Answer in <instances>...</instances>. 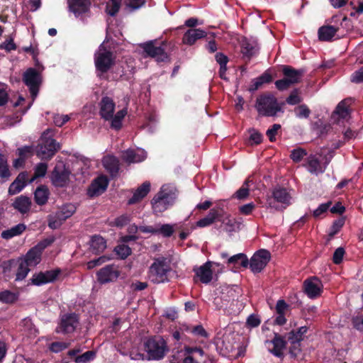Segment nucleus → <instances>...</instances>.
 <instances>
[{
  "mask_svg": "<svg viewBox=\"0 0 363 363\" xmlns=\"http://www.w3.org/2000/svg\"><path fill=\"white\" fill-rule=\"evenodd\" d=\"M283 105L284 103H279L274 94L267 92L260 94L257 98L255 107L261 116L275 117L278 113H284Z\"/></svg>",
  "mask_w": 363,
  "mask_h": 363,
  "instance_id": "obj_1",
  "label": "nucleus"
},
{
  "mask_svg": "<svg viewBox=\"0 0 363 363\" xmlns=\"http://www.w3.org/2000/svg\"><path fill=\"white\" fill-rule=\"evenodd\" d=\"M143 345L148 359L150 360H160L164 357L166 353L169 351L167 342L160 335L147 337L144 340Z\"/></svg>",
  "mask_w": 363,
  "mask_h": 363,
  "instance_id": "obj_2",
  "label": "nucleus"
},
{
  "mask_svg": "<svg viewBox=\"0 0 363 363\" xmlns=\"http://www.w3.org/2000/svg\"><path fill=\"white\" fill-rule=\"evenodd\" d=\"M116 56L113 52L101 45L94 54V65L96 76L104 79V75L115 65Z\"/></svg>",
  "mask_w": 363,
  "mask_h": 363,
  "instance_id": "obj_3",
  "label": "nucleus"
},
{
  "mask_svg": "<svg viewBox=\"0 0 363 363\" xmlns=\"http://www.w3.org/2000/svg\"><path fill=\"white\" fill-rule=\"evenodd\" d=\"M156 41L150 40L140 45L147 57L154 58L157 62H170V55L165 51L166 41H162L160 45H155Z\"/></svg>",
  "mask_w": 363,
  "mask_h": 363,
  "instance_id": "obj_4",
  "label": "nucleus"
},
{
  "mask_svg": "<svg viewBox=\"0 0 363 363\" xmlns=\"http://www.w3.org/2000/svg\"><path fill=\"white\" fill-rule=\"evenodd\" d=\"M174 199V192L166 188L165 186H162L160 191L151 201L153 211L155 213L164 212L173 204Z\"/></svg>",
  "mask_w": 363,
  "mask_h": 363,
  "instance_id": "obj_5",
  "label": "nucleus"
},
{
  "mask_svg": "<svg viewBox=\"0 0 363 363\" xmlns=\"http://www.w3.org/2000/svg\"><path fill=\"white\" fill-rule=\"evenodd\" d=\"M170 271V267L167 262V258L160 257L154 259L150 267V274L152 281L155 283H162L168 281L167 273Z\"/></svg>",
  "mask_w": 363,
  "mask_h": 363,
  "instance_id": "obj_6",
  "label": "nucleus"
},
{
  "mask_svg": "<svg viewBox=\"0 0 363 363\" xmlns=\"http://www.w3.org/2000/svg\"><path fill=\"white\" fill-rule=\"evenodd\" d=\"M60 149V145L52 138L43 134L40 143L36 147V155L41 160H50Z\"/></svg>",
  "mask_w": 363,
  "mask_h": 363,
  "instance_id": "obj_7",
  "label": "nucleus"
},
{
  "mask_svg": "<svg viewBox=\"0 0 363 363\" xmlns=\"http://www.w3.org/2000/svg\"><path fill=\"white\" fill-rule=\"evenodd\" d=\"M23 82L28 87L33 101L37 97L42 83L40 73L35 68H28L23 74Z\"/></svg>",
  "mask_w": 363,
  "mask_h": 363,
  "instance_id": "obj_8",
  "label": "nucleus"
},
{
  "mask_svg": "<svg viewBox=\"0 0 363 363\" xmlns=\"http://www.w3.org/2000/svg\"><path fill=\"white\" fill-rule=\"evenodd\" d=\"M71 171L64 164H56L50 174L52 184L57 188H65L70 182Z\"/></svg>",
  "mask_w": 363,
  "mask_h": 363,
  "instance_id": "obj_9",
  "label": "nucleus"
},
{
  "mask_svg": "<svg viewBox=\"0 0 363 363\" xmlns=\"http://www.w3.org/2000/svg\"><path fill=\"white\" fill-rule=\"evenodd\" d=\"M270 259V252L267 250L261 249L252 255L248 266L253 273H259L265 268Z\"/></svg>",
  "mask_w": 363,
  "mask_h": 363,
  "instance_id": "obj_10",
  "label": "nucleus"
},
{
  "mask_svg": "<svg viewBox=\"0 0 363 363\" xmlns=\"http://www.w3.org/2000/svg\"><path fill=\"white\" fill-rule=\"evenodd\" d=\"M79 323V318L75 313H67L62 316L60 322L55 329L57 333L69 334L73 333Z\"/></svg>",
  "mask_w": 363,
  "mask_h": 363,
  "instance_id": "obj_11",
  "label": "nucleus"
},
{
  "mask_svg": "<svg viewBox=\"0 0 363 363\" xmlns=\"http://www.w3.org/2000/svg\"><path fill=\"white\" fill-rule=\"evenodd\" d=\"M68 11L73 13L76 18L84 20L85 16L90 13L91 0H67Z\"/></svg>",
  "mask_w": 363,
  "mask_h": 363,
  "instance_id": "obj_12",
  "label": "nucleus"
},
{
  "mask_svg": "<svg viewBox=\"0 0 363 363\" xmlns=\"http://www.w3.org/2000/svg\"><path fill=\"white\" fill-rule=\"evenodd\" d=\"M120 276V271L114 264H108L96 272V279L101 284L114 282Z\"/></svg>",
  "mask_w": 363,
  "mask_h": 363,
  "instance_id": "obj_13",
  "label": "nucleus"
},
{
  "mask_svg": "<svg viewBox=\"0 0 363 363\" xmlns=\"http://www.w3.org/2000/svg\"><path fill=\"white\" fill-rule=\"evenodd\" d=\"M323 284L316 277H311L303 281L304 293L311 298H315L323 292Z\"/></svg>",
  "mask_w": 363,
  "mask_h": 363,
  "instance_id": "obj_14",
  "label": "nucleus"
},
{
  "mask_svg": "<svg viewBox=\"0 0 363 363\" xmlns=\"http://www.w3.org/2000/svg\"><path fill=\"white\" fill-rule=\"evenodd\" d=\"M108 179L106 176L101 175L92 181L87 189V195L94 198L104 193L108 186Z\"/></svg>",
  "mask_w": 363,
  "mask_h": 363,
  "instance_id": "obj_15",
  "label": "nucleus"
},
{
  "mask_svg": "<svg viewBox=\"0 0 363 363\" xmlns=\"http://www.w3.org/2000/svg\"><path fill=\"white\" fill-rule=\"evenodd\" d=\"M350 99H345L337 104L331 116V119L334 123H340V120L347 121L350 118Z\"/></svg>",
  "mask_w": 363,
  "mask_h": 363,
  "instance_id": "obj_16",
  "label": "nucleus"
},
{
  "mask_svg": "<svg viewBox=\"0 0 363 363\" xmlns=\"http://www.w3.org/2000/svg\"><path fill=\"white\" fill-rule=\"evenodd\" d=\"M240 48L242 58L246 62H249L252 57L258 54L259 50V48L255 41L250 40L245 37L241 41Z\"/></svg>",
  "mask_w": 363,
  "mask_h": 363,
  "instance_id": "obj_17",
  "label": "nucleus"
},
{
  "mask_svg": "<svg viewBox=\"0 0 363 363\" xmlns=\"http://www.w3.org/2000/svg\"><path fill=\"white\" fill-rule=\"evenodd\" d=\"M303 166L312 174L318 175L323 174L326 169V164H322L321 161L316 155L311 154L306 159Z\"/></svg>",
  "mask_w": 363,
  "mask_h": 363,
  "instance_id": "obj_18",
  "label": "nucleus"
},
{
  "mask_svg": "<svg viewBox=\"0 0 363 363\" xmlns=\"http://www.w3.org/2000/svg\"><path fill=\"white\" fill-rule=\"evenodd\" d=\"M272 198L274 199V202L269 199V204L271 207L274 208L277 210H278L279 208L274 203L275 202L284 204V208L290 203L291 196L289 193L285 188L281 186H277L273 189Z\"/></svg>",
  "mask_w": 363,
  "mask_h": 363,
  "instance_id": "obj_19",
  "label": "nucleus"
},
{
  "mask_svg": "<svg viewBox=\"0 0 363 363\" xmlns=\"http://www.w3.org/2000/svg\"><path fill=\"white\" fill-rule=\"evenodd\" d=\"M281 71L284 77L288 80H290L291 84H296L301 81L302 77L305 73L304 69H296L290 65H281Z\"/></svg>",
  "mask_w": 363,
  "mask_h": 363,
  "instance_id": "obj_20",
  "label": "nucleus"
},
{
  "mask_svg": "<svg viewBox=\"0 0 363 363\" xmlns=\"http://www.w3.org/2000/svg\"><path fill=\"white\" fill-rule=\"evenodd\" d=\"M99 106L101 117L106 121H110L111 118H113V113L115 110V103L113 100L108 96H104L101 99Z\"/></svg>",
  "mask_w": 363,
  "mask_h": 363,
  "instance_id": "obj_21",
  "label": "nucleus"
},
{
  "mask_svg": "<svg viewBox=\"0 0 363 363\" xmlns=\"http://www.w3.org/2000/svg\"><path fill=\"white\" fill-rule=\"evenodd\" d=\"M212 262L208 261L199 267L194 268V272L203 284H208L213 279V271L211 269Z\"/></svg>",
  "mask_w": 363,
  "mask_h": 363,
  "instance_id": "obj_22",
  "label": "nucleus"
},
{
  "mask_svg": "<svg viewBox=\"0 0 363 363\" xmlns=\"http://www.w3.org/2000/svg\"><path fill=\"white\" fill-rule=\"evenodd\" d=\"M223 210L221 208H211L208 215L204 218L199 220L196 223V225L199 228H205L213 224L216 220H220Z\"/></svg>",
  "mask_w": 363,
  "mask_h": 363,
  "instance_id": "obj_23",
  "label": "nucleus"
},
{
  "mask_svg": "<svg viewBox=\"0 0 363 363\" xmlns=\"http://www.w3.org/2000/svg\"><path fill=\"white\" fill-rule=\"evenodd\" d=\"M103 165L111 178L113 179L118 177L120 162L116 157L113 155L105 156L103 159Z\"/></svg>",
  "mask_w": 363,
  "mask_h": 363,
  "instance_id": "obj_24",
  "label": "nucleus"
},
{
  "mask_svg": "<svg viewBox=\"0 0 363 363\" xmlns=\"http://www.w3.org/2000/svg\"><path fill=\"white\" fill-rule=\"evenodd\" d=\"M206 32L200 28H190L184 35L182 42L184 44L192 45L195 42L206 36Z\"/></svg>",
  "mask_w": 363,
  "mask_h": 363,
  "instance_id": "obj_25",
  "label": "nucleus"
},
{
  "mask_svg": "<svg viewBox=\"0 0 363 363\" xmlns=\"http://www.w3.org/2000/svg\"><path fill=\"white\" fill-rule=\"evenodd\" d=\"M31 205L32 202L28 196L21 195L15 199L11 206L14 209L23 215L30 211Z\"/></svg>",
  "mask_w": 363,
  "mask_h": 363,
  "instance_id": "obj_26",
  "label": "nucleus"
},
{
  "mask_svg": "<svg viewBox=\"0 0 363 363\" xmlns=\"http://www.w3.org/2000/svg\"><path fill=\"white\" fill-rule=\"evenodd\" d=\"M150 182H143L134 192L133 196L128 200V204H135L144 199L150 191Z\"/></svg>",
  "mask_w": 363,
  "mask_h": 363,
  "instance_id": "obj_27",
  "label": "nucleus"
},
{
  "mask_svg": "<svg viewBox=\"0 0 363 363\" xmlns=\"http://www.w3.org/2000/svg\"><path fill=\"white\" fill-rule=\"evenodd\" d=\"M273 348L270 350V352L274 356L282 358L284 357L283 350L286 347V342L284 337L275 333L274 338L272 340Z\"/></svg>",
  "mask_w": 363,
  "mask_h": 363,
  "instance_id": "obj_28",
  "label": "nucleus"
},
{
  "mask_svg": "<svg viewBox=\"0 0 363 363\" xmlns=\"http://www.w3.org/2000/svg\"><path fill=\"white\" fill-rule=\"evenodd\" d=\"M90 250L93 254L99 255L104 252L106 248V242L103 237L99 235H94L91 237Z\"/></svg>",
  "mask_w": 363,
  "mask_h": 363,
  "instance_id": "obj_29",
  "label": "nucleus"
},
{
  "mask_svg": "<svg viewBox=\"0 0 363 363\" xmlns=\"http://www.w3.org/2000/svg\"><path fill=\"white\" fill-rule=\"evenodd\" d=\"M339 30L336 26H323L318 29V38L321 41H330Z\"/></svg>",
  "mask_w": 363,
  "mask_h": 363,
  "instance_id": "obj_30",
  "label": "nucleus"
},
{
  "mask_svg": "<svg viewBox=\"0 0 363 363\" xmlns=\"http://www.w3.org/2000/svg\"><path fill=\"white\" fill-rule=\"evenodd\" d=\"M43 252L35 245L28 250L24 259V262L30 266L36 265L40 262Z\"/></svg>",
  "mask_w": 363,
  "mask_h": 363,
  "instance_id": "obj_31",
  "label": "nucleus"
},
{
  "mask_svg": "<svg viewBox=\"0 0 363 363\" xmlns=\"http://www.w3.org/2000/svg\"><path fill=\"white\" fill-rule=\"evenodd\" d=\"M50 191L45 185H40L34 192L35 202L39 206L45 205L48 200Z\"/></svg>",
  "mask_w": 363,
  "mask_h": 363,
  "instance_id": "obj_32",
  "label": "nucleus"
},
{
  "mask_svg": "<svg viewBox=\"0 0 363 363\" xmlns=\"http://www.w3.org/2000/svg\"><path fill=\"white\" fill-rule=\"evenodd\" d=\"M26 229V225L23 223H19L9 229L4 230L1 233V238L5 240H9L15 236L21 235Z\"/></svg>",
  "mask_w": 363,
  "mask_h": 363,
  "instance_id": "obj_33",
  "label": "nucleus"
},
{
  "mask_svg": "<svg viewBox=\"0 0 363 363\" xmlns=\"http://www.w3.org/2000/svg\"><path fill=\"white\" fill-rule=\"evenodd\" d=\"M11 172L9 169L6 157L0 153V178L5 182L9 180Z\"/></svg>",
  "mask_w": 363,
  "mask_h": 363,
  "instance_id": "obj_34",
  "label": "nucleus"
},
{
  "mask_svg": "<svg viewBox=\"0 0 363 363\" xmlns=\"http://www.w3.org/2000/svg\"><path fill=\"white\" fill-rule=\"evenodd\" d=\"M252 182L253 180L252 177H248L242 184V186L235 192L233 197L239 200H244L247 199L250 194L249 184Z\"/></svg>",
  "mask_w": 363,
  "mask_h": 363,
  "instance_id": "obj_35",
  "label": "nucleus"
},
{
  "mask_svg": "<svg viewBox=\"0 0 363 363\" xmlns=\"http://www.w3.org/2000/svg\"><path fill=\"white\" fill-rule=\"evenodd\" d=\"M228 264H233L234 266L236 267L240 266L247 268L249 264V259L245 254L238 253L230 257L228 259Z\"/></svg>",
  "mask_w": 363,
  "mask_h": 363,
  "instance_id": "obj_36",
  "label": "nucleus"
},
{
  "mask_svg": "<svg viewBox=\"0 0 363 363\" xmlns=\"http://www.w3.org/2000/svg\"><path fill=\"white\" fill-rule=\"evenodd\" d=\"M18 293L10 290L0 291V302L2 303L13 304L18 301Z\"/></svg>",
  "mask_w": 363,
  "mask_h": 363,
  "instance_id": "obj_37",
  "label": "nucleus"
},
{
  "mask_svg": "<svg viewBox=\"0 0 363 363\" xmlns=\"http://www.w3.org/2000/svg\"><path fill=\"white\" fill-rule=\"evenodd\" d=\"M127 114L126 109L118 111L116 115L113 114V118H111V127L116 130H120L122 127V121Z\"/></svg>",
  "mask_w": 363,
  "mask_h": 363,
  "instance_id": "obj_38",
  "label": "nucleus"
},
{
  "mask_svg": "<svg viewBox=\"0 0 363 363\" xmlns=\"http://www.w3.org/2000/svg\"><path fill=\"white\" fill-rule=\"evenodd\" d=\"M345 222V219L343 217L339 218L333 222V224L330 228V231L328 235V242L331 240L333 238V237L337 233H338V232L343 227Z\"/></svg>",
  "mask_w": 363,
  "mask_h": 363,
  "instance_id": "obj_39",
  "label": "nucleus"
},
{
  "mask_svg": "<svg viewBox=\"0 0 363 363\" xmlns=\"http://www.w3.org/2000/svg\"><path fill=\"white\" fill-rule=\"evenodd\" d=\"M122 160L126 163H135L143 160L140 156L135 152V150L128 149L124 151L121 156Z\"/></svg>",
  "mask_w": 363,
  "mask_h": 363,
  "instance_id": "obj_40",
  "label": "nucleus"
},
{
  "mask_svg": "<svg viewBox=\"0 0 363 363\" xmlns=\"http://www.w3.org/2000/svg\"><path fill=\"white\" fill-rule=\"evenodd\" d=\"M48 227L50 229L55 230L59 228L65 222L60 215L56 211L54 214H50L48 216Z\"/></svg>",
  "mask_w": 363,
  "mask_h": 363,
  "instance_id": "obj_41",
  "label": "nucleus"
},
{
  "mask_svg": "<svg viewBox=\"0 0 363 363\" xmlns=\"http://www.w3.org/2000/svg\"><path fill=\"white\" fill-rule=\"evenodd\" d=\"M21 325L23 328V330L27 332L30 336L35 337L39 333L31 318L28 317L22 320Z\"/></svg>",
  "mask_w": 363,
  "mask_h": 363,
  "instance_id": "obj_42",
  "label": "nucleus"
},
{
  "mask_svg": "<svg viewBox=\"0 0 363 363\" xmlns=\"http://www.w3.org/2000/svg\"><path fill=\"white\" fill-rule=\"evenodd\" d=\"M352 324L356 330L363 331V308L357 311L352 316Z\"/></svg>",
  "mask_w": 363,
  "mask_h": 363,
  "instance_id": "obj_43",
  "label": "nucleus"
},
{
  "mask_svg": "<svg viewBox=\"0 0 363 363\" xmlns=\"http://www.w3.org/2000/svg\"><path fill=\"white\" fill-rule=\"evenodd\" d=\"M307 151L302 147H296L293 149L291 152L289 157L295 163L300 162L306 156H307Z\"/></svg>",
  "mask_w": 363,
  "mask_h": 363,
  "instance_id": "obj_44",
  "label": "nucleus"
},
{
  "mask_svg": "<svg viewBox=\"0 0 363 363\" xmlns=\"http://www.w3.org/2000/svg\"><path fill=\"white\" fill-rule=\"evenodd\" d=\"M76 211L75 206L72 203H67L62 206V208L57 211V213L65 221L67 218H70Z\"/></svg>",
  "mask_w": 363,
  "mask_h": 363,
  "instance_id": "obj_45",
  "label": "nucleus"
},
{
  "mask_svg": "<svg viewBox=\"0 0 363 363\" xmlns=\"http://www.w3.org/2000/svg\"><path fill=\"white\" fill-rule=\"evenodd\" d=\"M295 116L298 118H308L311 113V111L306 104H298L294 109Z\"/></svg>",
  "mask_w": 363,
  "mask_h": 363,
  "instance_id": "obj_46",
  "label": "nucleus"
},
{
  "mask_svg": "<svg viewBox=\"0 0 363 363\" xmlns=\"http://www.w3.org/2000/svg\"><path fill=\"white\" fill-rule=\"evenodd\" d=\"M122 0H110L106 4V12L111 16H115L120 10Z\"/></svg>",
  "mask_w": 363,
  "mask_h": 363,
  "instance_id": "obj_47",
  "label": "nucleus"
},
{
  "mask_svg": "<svg viewBox=\"0 0 363 363\" xmlns=\"http://www.w3.org/2000/svg\"><path fill=\"white\" fill-rule=\"evenodd\" d=\"M229 301V297L227 295L222 293L220 295L217 296L214 298L213 303L216 307V309L219 311L227 307Z\"/></svg>",
  "mask_w": 363,
  "mask_h": 363,
  "instance_id": "obj_48",
  "label": "nucleus"
},
{
  "mask_svg": "<svg viewBox=\"0 0 363 363\" xmlns=\"http://www.w3.org/2000/svg\"><path fill=\"white\" fill-rule=\"evenodd\" d=\"M48 170V164L45 162L38 163L35 169L33 177L29 180V182H33L35 179L43 177L46 174Z\"/></svg>",
  "mask_w": 363,
  "mask_h": 363,
  "instance_id": "obj_49",
  "label": "nucleus"
},
{
  "mask_svg": "<svg viewBox=\"0 0 363 363\" xmlns=\"http://www.w3.org/2000/svg\"><path fill=\"white\" fill-rule=\"evenodd\" d=\"M146 0H124V5L129 11H136L145 5Z\"/></svg>",
  "mask_w": 363,
  "mask_h": 363,
  "instance_id": "obj_50",
  "label": "nucleus"
},
{
  "mask_svg": "<svg viewBox=\"0 0 363 363\" xmlns=\"http://www.w3.org/2000/svg\"><path fill=\"white\" fill-rule=\"evenodd\" d=\"M303 101V98L299 95L298 89H294L286 99V103L289 105H298Z\"/></svg>",
  "mask_w": 363,
  "mask_h": 363,
  "instance_id": "obj_51",
  "label": "nucleus"
},
{
  "mask_svg": "<svg viewBox=\"0 0 363 363\" xmlns=\"http://www.w3.org/2000/svg\"><path fill=\"white\" fill-rule=\"evenodd\" d=\"M115 252L121 259H125L132 253V250L129 246L122 244L115 247Z\"/></svg>",
  "mask_w": 363,
  "mask_h": 363,
  "instance_id": "obj_52",
  "label": "nucleus"
},
{
  "mask_svg": "<svg viewBox=\"0 0 363 363\" xmlns=\"http://www.w3.org/2000/svg\"><path fill=\"white\" fill-rule=\"evenodd\" d=\"M28 266V264L23 261L19 264L16 272V281H21L26 277L30 270Z\"/></svg>",
  "mask_w": 363,
  "mask_h": 363,
  "instance_id": "obj_53",
  "label": "nucleus"
},
{
  "mask_svg": "<svg viewBox=\"0 0 363 363\" xmlns=\"http://www.w3.org/2000/svg\"><path fill=\"white\" fill-rule=\"evenodd\" d=\"M96 356V354L94 351L89 350L85 352L81 355H79L75 357L74 362L76 363H88L90 361L93 360Z\"/></svg>",
  "mask_w": 363,
  "mask_h": 363,
  "instance_id": "obj_54",
  "label": "nucleus"
},
{
  "mask_svg": "<svg viewBox=\"0 0 363 363\" xmlns=\"http://www.w3.org/2000/svg\"><path fill=\"white\" fill-rule=\"evenodd\" d=\"M281 128V126L280 124L274 123L267 130L266 135L268 137L270 142L274 143L276 141V136L278 135Z\"/></svg>",
  "mask_w": 363,
  "mask_h": 363,
  "instance_id": "obj_55",
  "label": "nucleus"
},
{
  "mask_svg": "<svg viewBox=\"0 0 363 363\" xmlns=\"http://www.w3.org/2000/svg\"><path fill=\"white\" fill-rule=\"evenodd\" d=\"M174 233L173 226L170 224H163L157 228V234H161L165 238L171 237Z\"/></svg>",
  "mask_w": 363,
  "mask_h": 363,
  "instance_id": "obj_56",
  "label": "nucleus"
},
{
  "mask_svg": "<svg viewBox=\"0 0 363 363\" xmlns=\"http://www.w3.org/2000/svg\"><path fill=\"white\" fill-rule=\"evenodd\" d=\"M24 184H21L19 182L15 179L9 186L8 189L9 195L13 196L21 192L25 187Z\"/></svg>",
  "mask_w": 363,
  "mask_h": 363,
  "instance_id": "obj_57",
  "label": "nucleus"
},
{
  "mask_svg": "<svg viewBox=\"0 0 363 363\" xmlns=\"http://www.w3.org/2000/svg\"><path fill=\"white\" fill-rule=\"evenodd\" d=\"M60 273L61 269L60 268L44 272L43 274L45 275V280L47 281V284L55 281Z\"/></svg>",
  "mask_w": 363,
  "mask_h": 363,
  "instance_id": "obj_58",
  "label": "nucleus"
},
{
  "mask_svg": "<svg viewBox=\"0 0 363 363\" xmlns=\"http://www.w3.org/2000/svg\"><path fill=\"white\" fill-rule=\"evenodd\" d=\"M331 204V201H328L327 203H321L315 210L313 211V216L315 218H319L321 215L325 213L328 211Z\"/></svg>",
  "mask_w": 363,
  "mask_h": 363,
  "instance_id": "obj_59",
  "label": "nucleus"
},
{
  "mask_svg": "<svg viewBox=\"0 0 363 363\" xmlns=\"http://www.w3.org/2000/svg\"><path fill=\"white\" fill-rule=\"evenodd\" d=\"M108 260V257H107L106 256H101L96 259H94L86 263V268L87 269H92L98 266L101 265Z\"/></svg>",
  "mask_w": 363,
  "mask_h": 363,
  "instance_id": "obj_60",
  "label": "nucleus"
},
{
  "mask_svg": "<svg viewBox=\"0 0 363 363\" xmlns=\"http://www.w3.org/2000/svg\"><path fill=\"white\" fill-rule=\"evenodd\" d=\"M16 48L17 46L13 42V39L11 36H9V38L0 45V49L5 50L7 52L16 50Z\"/></svg>",
  "mask_w": 363,
  "mask_h": 363,
  "instance_id": "obj_61",
  "label": "nucleus"
},
{
  "mask_svg": "<svg viewBox=\"0 0 363 363\" xmlns=\"http://www.w3.org/2000/svg\"><path fill=\"white\" fill-rule=\"evenodd\" d=\"M275 86L279 91H284L290 88L293 84L290 82V80H288V79H286L284 77L283 79L277 80L275 82Z\"/></svg>",
  "mask_w": 363,
  "mask_h": 363,
  "instance_id": "obj_62",
  "label": "nucleus"
},
{
  "mask_svg": "<svg viewBox=\"0 0 363 363\" xmlns=\"http://www.w3.org/2000/svg\"><path fill=\"white\" fill-rule=\"evenodd\" d=\"M191 334L196 337H208V333L204 329L202 325H193Z\"/></svg>",
  "mask_w": 363,
  "mask_h": 363,
  "instance_id": "obj_63",
  "label": "nucleus"
},
{
  "mask_svg": "<svg viewBox=\"0 0 363 363\" xmlns=\"http://www.w3.org/2000/svg\"><path fill=\"white\" fill-rule=\"evenodd\" d=\"M345 251L343 247L337 248L333 255V262L335 264H340L343 259Z\"/></svg>",
  "mask_w": 363,
  "mask_h": 363,
  "instance_id": "obj_64",
  "label": "nucleus"
}]
</instances>
